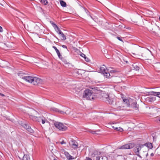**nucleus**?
Here are the masks:
<instances>
[{"label": "nucleus", "mask_w": 160, "mask_h": 160, "mask_svg": "<svg viewBox=\"0 0 160 160\" xmlns=\"http://www.w3.org/2000/svg\"><path fill=\"white\" fill-rule=\"evenodd\" d=\"M69 144L72 148L74 149H76L78 148V143L74 140H71Z\"/></svg>", "instance_id": "nucleus-9"}, {"label": "nucleus", "mask_w": 160, "mask_h": 160, "mask_svg": "<svg viewBox=\"0 0 160 160\" xmlns=\"http://www.w3.org/2000/svg\"><path fill=\"white\" fill-rule=\"evenodd\" d=\"M136 158H137V157H133V159H135V160H136Z\"/></svg>", "instance_id": "nucleus-47"}, {"label": "nucleus", "mask_w": 160, "mask_h": 160, "mask_svg": "<svg viewBox=\"0 0 160 160\" xmlns=\"http://www.w3.org/2000/svg\"><path fill=\"white\" fill-rule=\"evenodd\" d=\"M54 160H57L56 159H54Z\"/></svg>", "instance_id": "nucleus-53"}, {"label": "nucleus", "mask_w": 160, "mask_h": 160, "mask_svg": "<svg viewBox=\"0 0 160 160\" xmlns=\"http://www.w3.org/2000/svg\"><path fill=\"white\" fill-rule=\"evenodd\" d=\"M101 153L100 152L98 151L97 150H94L92 152L91 154V156L92 157H96V158H97V157H99V155H100L101 154Z\"/></svg>", "instance_id": "nucleus-12"}, {"label": "nucleus", "mask_w": 160, "mask_h": 160, "mask_svg": "<svg viewBox=\"0 0 160 160\" xmlns=\"http://www.w3.org/2000/svg\"><path fill=\"white\" fill-rule=\"evenodd\" d=\"M144 145H139L137 146L134 148L133 151L136 154L140 157L139 155V151L141 150V149L143 148Z\"/></svg>", "instance_id": "nucleus-8"}, {"label": "nucleus", "mask_w": 160, "mask_h": 160, "mask_svg": "<svg viewBox=\"0 0 160 160\" xmlns=\"http://www.w3.org/2000/svg\"><path fill=\"white\" fill-rule=\"evenodd\" d=\"M156 100V98L155 97H149L148 98V100L150 102H152Z\"/></svg>", "instance_id": "nucleus-18"}, {"label": "nucleus", "mask_w": 160, "mask_h": 160, "mask_svg": "<svg viewBox=\"0 0 160 160\" xmlns=\"http://www.w3.org/2000/svg\"><path fill=\"white\" fill-rule=\"evenodd\" d=\"M34 28L36 29V30H39V27L38 26L36 25L34 27Z\"/></svg>", "instance_id": "nucleus-32"}, {"label": "nucleus", "mask_w": 160, "mask_h": 160, "mask_svg": "<svg viewBox=\"0 0 160 160\" xmlns=\"http://www.w3.org/2000/svg\"><path fill=\"white\" fill-rule=\"evenodd\" d=\"M123 102H125L126 104L127 107H129V101L127 99H123Z\"/></svg>", "instance_id": "nucleus-19"}, {"label": "nucleus", "mask_w": 160, "mask_h": 160, "mask_svg": "<svg viewBox=\"0 0 160 160\" xmlns=\"http://www.w3.org/2000/svg\"><path fill=\"white\" fill-rule=\"evenodd\" d=\"M62 152H65V150H64V149H62Z\"/></svg>", "instance_id": "nucleus-50"}, {"label": "nucleus", "mask_w": 160, "mask_h": 160, "mask_svg": "<svg viewBox=\"0 0 160 160\" xmlns=\"http://www.w3.org/2000/svg\"><path fill=\"white\" fill-rule=\"evenodd\" d=\"M85 60L87 61V62H88L89 61V59H88L86 57H85V58H84Z\"/></svg>", "instance_id": "nucleus-38"}, {"label": "nucleus", "mask_w": 160, "mask_h": 160, "mask_svg": "<svg viewBox=\"0 0 160 160\" xmlns=\"http://www.w3.org/2000/svg\"><path fill=\"white\" fill-rule=\"evenodd\" d=\"M0 95L2 96V97L5 96V95L4 94H3L0 93Z\"/></svg>", "instance_id": "nucleus-44"}, {"label": "nucleus", "mask_w": 160, "mask_h": 160, "mask_svg": "<svg viewBox=\"0 0 160 160\" xmlns=\"http://www.w3.org/2000/svg\"><path fill=\"white\" fill-rule=\"evenodd\" d=\"M154 155V154L153 153H152L151 154L150 156H153Z\"/></svg>", "instance_id": "nucleus-46"}, {"label": "nucleus", "mask_w": 160, "mask_h": 160, "mask_svg": "<svg viewBox=\"0 0 160 160\" xmlns=\"http://www.w3.org/2000/svg\"><path fill=\"white\" fill-rule=\"evenodd\" d=\"M51 110L55 112H58V113L62 114H69V109L67 108H65L63 111L60 110L58 109L55 108H51Z\"/></svg>", "instance_id": "nucleus-6"}, {"label": "nucleus", "mask_w": 160, "mask_h": 160, "mask_svg": "<svg viewBox=\"0 0 160 160\" xmlns=\"http://www.w3.org/2000/svg\"><path fill=\"white\" fill-rule=\"evenodd\" d=\"M22 126L27 130L28 129V128H29L30 127L28 125L26 124H23V125H22Z\"/></svg>", "instance_id": "nucleus-30"}, {"label": "nucleus", "mask_w": 160, "mask_h": 160, "mask_svg": "<svg viewBox=\"0 0 160 160\" xmlns=\"http://www.w3.org/2000/svg\"><path fill=\"white\" fill-rule=\"evenodd\" d=\"M84 94L83 96L84 98H86L89 100H93L95 97L92 91L89 89L86 90L84 92Z\"/></svg>", "instance_id": "nucleus-2"}, {"label": "nucleus", "mask_w": 160, "mask_h": 160, "mask_svg": "<svg viewBox=\"0 0 160 160\" xmlns=\"http://www.w3.org/2000/svg\"><path fill=\"white\" fill-rule=\"evenodd\" d=\"M90 132L92 134H96V131H94L91 130L90 131Z\"/></svg>", "instance_id": "nucleus-35"}, {"label": "nucleus", "mask_w": 160, "mask_h": 160, "mask_svg": "<svg viewBox=\"0 0 160 160\" xmlns=\"http://www.w3.org/2000/svg\"><path fill=\"white\" fill-rule=\"evenodd\" d=\"M64 154L67 158L69 160H72L74 159V158L70 155L69 153L65 151Z\"/></svg>", "instance_id": "nucleus-14"}, {"label": "nucleus", "mask_w": 160, "mask_h": 160, "mask_svg": "<svg viewBox=\"0 0 160 160\" xmlns=\"http://www.w3.org/2000/svg\"><path fill=\"white\" fill-rule=\"evenodd\" d=\"M40 1L41 3L44 5H47L48 3L47 0H40Z\"/></svg>", "instance_id": "nucleus-26"}, {"label": "nucleus", "mask_w": 160, "mask_h": 160, "mask_svg": "<svg viewBox=\"0 0 160 160\" xmlns=\"http://www.w3.org/2000/svg\"><path fill=\"white\" fill-rule=\"evenodd\" d=\"M106 158L105 157H97V158L95 160H106Z\"/></svg>", "instance_id": "nucleus-20"}, {"label": "nucleus", "mask_w": 160, "mask_h": 160, "mask_svg": "<svg viewBox=\"0 0 160 160\" xmlns=\"http://www.w3.org/2000/svg\"><path fill=\"white\" fill-rule=\"evenodd\" d=\"M55 29L56 32L59 34L61 32H62L60 28H58V27L57 26V25L55 26Z\"/></svg>", "instance_id": "nucleus-23"}, {"label": "nucleus", "mask_w": 160, "mask_h": 160, "mask_svg": "<svg viewBox=\"0 0 160 160\" xmlns=\"http://www.w3.org/2000/svg\"><path fill=\"white\" fill-rule=\"evenodd\" d=\"M115 102V99L113 98H112L110 96L108 98L107 101L106 102L110 104L113 105L114 104V102Z\"/></svg>", "instance_id": "nucleus-13"}, {"label": "nucleus", "mask_w": 160, "mask_h": 160, "mask_svg": "<svg viewBox=\"0 0 160 160\" xmlns=\"http://www.w3.org/2000/svg\"><path fill=\"white\" fill-rule=\"evenodd\" d=\"M59 34L61 35V36L62 37V38H61L62 40H64L66 39V36L62 32H61Z\"/></svg>", "instance_id": "nucleus-25"}, {"label": "nucleus", "mask_w": 160, "mask_h": 160, "mask_svg": "<svg viewBox=\"0 0 160 160\" xmlns=\"http://www.w3.org/2000/svg\"><path fill=\"white\" fill-rule=\"evenodd\" d=\"M22 160H30L29 155L27 154L24 155Z\"/></svg>", "instance_id": "nucleus-17"}, {"label": "nucleus", "mask_w": 160, "mask_h": 160, "mask_svg": "<svg viewBox=\"0 0 160 160\" xmlns=\"http://www.w3.org/2000/svg\"><path fill=\"white\" fill-rule=\"evenodd\" d=\"M138 105L136 102H133L131 105V107L135 110L138 109Z\"/></svg>", "instance_id": "nucleus-16"}, {"label": "nucleus", "mask_w": 160, "mask_h": 160, "mask_svg": "<svg viewBox=\"0 0 160 160\" xmlns=\"http://www.w3.org/2000/svg\"><path fill=\"white\" fill-rule=\"evenodd\" d=\"M54 124L55 127L59 130L65 131L67 129V127L64 125L62 123L55 122L54 123Z\"/></svg>", "instance_id": "nucleus-5"}, {"label": "nucleus", "mask_w": 160, "mask_h": 160, "mask_svg": "<svg viewBox=\"0 0 160 160\" xmlns=\"http://www.w3.org/2000/svg\"><path fill=\"white\" fill-rule=\"evenodd\" d=\"M60 143L61 144H63L66 143V142H65V141L64 140H63L62 142H60Z\"/></svg>", "instance_id": "nucleus-37"}, {"label": "nucleus", "mask_w": 160, "mask_h": 160, "mask_svg": "<svg viewBox=\"0 0 160 160\" xmlns=\"http://www.w3.org/2000/svg\"><path fill=\"white\" fill-rule=\"evenodd\" d=\"M152 25H151L150 26H149V29L151 30V31H153V29L152 28Z\"/></svg>", "instance_id": "nucleus-40"}, {"label": "nucleus", "mask_w": 160, "mask_h": 160, "mask_svg": "<svg viewBox=\"0 0 160 160\" xmlns=\"http://www.w3.org/2000/svg\"><path fill=\"white\" fill-rule=\"evenodd\" d=\"M100 71L102 73L105 77L108 78H110L112 76H110V73L107 69L106 67L104 65H103L100 68Z\"/></svg>", "instance_id": "nucleus-4"}, {"label": "nucleus", "mask_w": 160, "mask_h": 160, "mask_svg": "<svg viewBox=\"0 0 160 160\" xmlns=\"http://www.w3.org/2000/svg\"><path fill=\"white\" fill-rule=\"evenodd\" d=\"M112 128H114V129L117 130V131H121L122 130V129L121 128H120V127L119 128H115L114 126H112Z\"/></svg>", "instance_id": "nucleus-28"}, {"label": "nucleus", "mask_w": 160, "mask_h": 160, "mask_svg": "<svg viewBox=\"0 0 160 160\" xmlns=\"http://www.w3.org/2000/svg\"><path fill=\"white\" fill-rule=\"evenodd\" d=\"M156 96L160 98V92H157Z\"/></svg>", "instance_id": "nucleus-33"}, {"label": "nucleus", "mask_w": 160, "mask_h": 160, "mask_svg": "<svg viewBox=\"0 0 160 160\" xmlns=\"http://www.w3.org/2000/svg\"><path fill=\"white\" fill-rule=\"evenodd\" d=\"M135 146V144L133 143H131L124 145L119 148L121 149H131Z\"/></svg>", "instance_id": "nucleus-7"}, {"label": "nucleus", "mask_w": 160, "mask_h": 160, "mask_svg": "<svg viewBox=\"0 0 160 160\" xmlns=\"http://www.w3.org/2000/svg\"><path fill=\"white\" fill-rule=\"evenodd\" d=\"M27 131L28 132L30 133H33L34 132L33 130L30 127L28 128V129L27 130Z\"/></svg>", "instance_id": "nucleus-29"}, {"label": "nucleus", "mask_w": 160, "mask_h": 160, "mask_svg": "<svg viewBox=\"0 0 160 160\" xmlns=\"http://www.w3.org/2000/svg\"><path fill=\"white\" fill-rule=\"evenodd\" d=\"M2 31V27L0 26V32Z\"/></svg>", "instance_id": "nucleus-43"}, {"label": "nucleus", "mask_w": 160, "mask_h": 160, "mask_svg": "<svg viewBox=\"0 0 160 160\" xmlns=\"http://www.w3.org/2000/svg\"><path fill=\"white\" fill-rule=\"evenodd\" d=\"M156 121H157L158 122V121L160 122V118H157L156 119Z\"/></svg>", "instance_id": "nucleus-39"}, {"label": "nucleus", "mask_w": 160, "mask_h": 160, "mask_svg": "<svg viewBox=\"0 0 160 160\" xmlns=\"http://www.w3.org/2000/svg\"><path fill=\"white\" fill-rule=\"evenodd\" d=\"M102 99V100L106 102L109 97L108 93L105 92H103L101 94Z\"/></svg>", "instance_id": "nucleus-11"}, {"label": "nucleus", "mask_w": 160, "mask_h": 160, "mask_svg": "<svg viewBox=\"0 0 160 160\" xmlns=\"http://www.w3.org/2000/svg\"><path fill=\"white\" fill-rule=\"evenodd\" d=\"M113 106L115 108L118 110H123V108L124 107V106H120V104L119 102H116L115 104L113 105Z\"/></svg>", "instance_id": "nucleus-10"}, {"label": "nucleus", "mask_w": 160, "mask_h": 160, "mask_svg": "<svg viewBox=\"0 0 160 160\" xmlns=\"http://www.w3.org/2000/svg\"><path fill=\"white\" fill-rule=\"evenodd\" d=\"M117 38L119 40L123 42V41L122 39H121L120 37H117Z\"/></svg>", "instance_id": "nucleus-36"}, {"label": "nucleus", "mask_w": 160, "mask_h": 160, "mask_svg": "<svg viewBox=\"0 0 160 160\" xmlns=\"http://www.w3.org/2000/svg\"><path fill=\"white\" fill-rule=\"evenodd\" d=\"M132 66L133 67L134 69L136 70H138L139 69V67H138L137 65H136L135 64H132Z\"/></svg>", "instance_id": "nucleus-24"}, {"label": "nucleus", "mask_w": 160, "mask_h": 160, "mask_svg": "<svg viewBox=\"0 0 160 160\" xmlns=\"http://www.w3.org/2000/svg\"><path fill=\"white\" fill-rule=\"evenodd\" d=\"M125 28V26L124 25L121 24V25H119L118 26V28Z\"/></svg>", "instance_id": "nucleus-31"}, {"label": "nucleus", "mask_w": 160, "mask_h": 160, "mask_svg": "<svg viewBox=\"0 0 160 160\" xmlns=\"http://www.w3.org/2000/svg\"><path fill=\"white\" fill-rule=\"evenodd\" d=\"M115 72V71H111V72H113V73L114 72Z\"/></svg>", "instance_id": "nucleus-49"}, {"label": "nucleus", "mask_w": 160, "mask_h": 160, "mask_svg": "<svg viewBox=\"0 0 160 160\" xmlns=\"http://www.w3.org/2000/svg\"><path fill=\"white\" fill-rule=\"evenodd\" d=\"M159 20L160 21V16L159 17Z\"/></svg>", "instance_id": "nucleus-51"}, {"label": "nucleus", "mask_w": 160, "mask_h": 160, "mask_svg": "<svg viewBox=\"0 0 160 160\" xmlns=\"http://www.w3.org/2000/svg\"><path fill=\"white\" fill-rule=\"evenodd\" d=\"M80 55L82 57H83L84 58H85V57H86L84 54L83 53H81L80 54Z\"/></svg>", "instance_id": "nucleus-34"}, {"label": "nucleus", "mask_w": 160, "mask_h": 160, "mask_svg": "<svg viewBox=\"0 0 160 160\" xmlns=\"http://www.w3.org/2000/svg\"><path fill=\"white\" fill-rule=\"evenodd\" d=\"M84 10H85V12H86V13H87V12H88V11L86 9H84Z\"/></svg>", "instance_id": "nucleus-48"}, {"label": "nucleus", "mask_w": 160, "mask_h": 160, "mask_svg": "<svg viewBox=\"0 0 160 160\" xmlns=\"http://www.w3.org/2000/svg\"><path fill=\"white\" fill-rule=\"evenodd\" d=\"M33 120L38 122L40 124L42 123L44 124L45 122H47V120L44 117H36L33 116H31L30 117Z\"/></svg>", "instance_id": "nucleus-3"}, {"label": "nucleus", "mask_w": 160, "mask_h": 160, "mask_svg": "<svg viewBox=\"0 0 160 160\" xmlns=\"http://www.w3.org/2000/svg\"><path fill=\"white\" fill-rule=\"evenodd\" d=\"M21 74H22V73H18V76H20L21 78V76H22V75H21Z\"/></svg>", "instance_id": "nucleus-45"}, {"label": "nucleus", "mask_w": 160, "mask_h": 160, "mask_svg": "<svg viewBox=\"0 0 160 160\" xmlns=\"http://www.w3.org/2000/svg\"><path fill=\"white\" fill-rule=\"evenodd\" d=\"M156 92H148V94L149 95H153L154 96H156Z\"/></svg>", "instance_id": "nucleus-27"}, {"label": "nucleus", "mask_w": 160, "mask_h": 160, "mask_svg": "<svg viewBox=\"0 0 160 160\" xmlns=\"http://www.w3.org/2000/svg\"><path fill=\"white\" fill-rule=\"evenodd\" d=\"M52 24L54 28H55V26L57 25L56 24L54 23L53 22L52 23Z\"/></svg>", "instance_id": "nucleus-41"}, {"label": "nucleus", "mask_w": 160, "mask_h": 160, "mask_svg": "<svg viewBox=\"0 0 160 160\" xmlns=\"http://www.w3.org/2000/svg\"><path fill=\"white\" fill-rule=\"evenodd\" d=\"M54 43H56V42H55V41H54Z\"/></svg>", "instance_id": "nucleus-52"}, {"label": "nucleus", "mask_w": 160, "mask_h": 160, "mask_svg": "<svg viewBox=\"0 0 160 160\" xmlns=\"http://www.w3.org/2000/svg\"><path fill=\"white\" fill-rule=\"evenodd\" d=\"M22 78L26 81L32 83L34 85L41 84L42 83V79L37 77L24 76Z\"/></svg>", "instance_id": "nucleus-1"}, {"label": "nucleus", "mask_w": 160, "mask_h": 160, "mask_svg": "<svg viewBox=\"0 0 160 160\" xmlns=\"http://www.w3.org/2000/svg\"><path fill=\"white\" fill-rule=\"evenodd\" d=\"M145 145L150 149L152 148L153 147L152 144L151 143H146L145 144Z\"/></svg>", "instance_id": "nucleus-21"}, {"label": "nucleus", "mask_w": 160, "mask_h": 160, "mask_svg": "<svg viewBox=\"0 0 160 160\" xmlns=\"http://www.w3.org/2000/svg\"><path fill=\"white\" fill-rule=\"evenodd\" d=\"M62 48H66L67 49V47L66 46V45H62Z\"/></svg>", "instance_id": "nucleus-42"}, {"label": "nucleus", "mask_w": 160, "mask_h": 160, "mask_svg": "<svg viewBox=\"0 0 160 160\" xmlns=\"http://www.w3.org/2000/svg\"><path fill=\"white\" fill-rule=\"evenodd\" d=\"M52 48H54L57 54L58 55L59 58L61 59L62 58V56L61 55L59 50L57 48L54 46H52Z\"/></svg>", "instance_id": "nucleus-15"}, {"label": "nucleus", "mask_w": 160, "mask_h": 160, "mask_svg": "<svg viewBox=\"0 0 160 160\" xmlns=\"http://www.w3.org/2000/svg\"><path fill=\"white\" fill-rule=\"evenodd\" d=\"M60 2L61 6L63 7H66V3L62 0H60Z\"/></svg>", "instance_id": "nucleus-22"}]
</instances>
